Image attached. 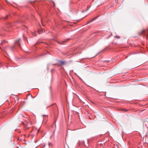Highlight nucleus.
<instances>
[{"instance_id": "nucleus-1", "label": "nucleus", "mask_w": 148, "mask_h": 148, "mask_svg": "<svg viewBox=\"0 0 148 148\" xmlns=\"http://www.w3.org/2000/svg\"><path fill=\"white\" fill-rule=\"evenodd\" d=\"M14 45H13L11 47L7 46L5 47L4 49H2L1 48V46L0 45V48L1 50L5 52V53L8 55V53H10L11 51H12L14 48Z\"/></svg>"}, {"instance_id": "nucleus-2", "label": "nucleus", "mask_w": 148, "mask_h": 148, "mask_svg": "<svg viewBox=\"0 0 148 148\" xmlns=\"http://www.w3.org/2000/svg\"><path fill=\"white\" fill-rule=\"evenodd\" d=\"M21 124L23 125L24 129L25 130L28 129L31 126V123L30 122L26 121L24 123L23 121H22Z\"/></svg>"}, {"instance_id": "nucleus-3", "label": "nucleus", "mask_w": 148, "mask_h": 148, "mask_svg": "<svg viewBox=\"0 0 148 148\" xmlns=\"http://www.w3.org/2000/svg\"><path fill=\"white\" fill-rule=\"evenodd\" d=\"M139 34L140 35H144L146 36V38L147 39L148 37V32L147 30H143L142 31L139 32Z\"/></svg>"}, {"instance_id": "nucleus-4", "label": "nucleus", "mask_w": 148, "mask_h": 148, "mask_svg": "<svg viewBox=\"0 0 148 148\" xmlns=\"http://www.w3.org/2000/svg\"><path fill=\"white\" fill-rule=\"evenodd\" d=\"M40 130L39 129L37 130L35 128H33L32 130L31 131V132H33V134L34 135L36 132L37 133L38 132H40Z\"/></svg>"}, {"instance_id": "nucleus-5", "label": "nucleus", "mask_w": 148, "mask_h": 148, "mask_svg": "<svg viewBox=\"0 0 148 148\" xmlns=\"http://www.w3.org/2000/svg\"><path fill=\"white\" fill-rule=\"evenodd\" d=\"M21 40V39H19L16 41L15 42V44L18 45L20 47H21V45L20 44V41Z\"/></svg>"}, {"instance_id": "nucleus-6", "label": "nucleus", "mask_w": 148, "mask_h": 148, "mask_svg": "<svg viewBox=\"0 0 148 148\" xmlns=\"http://www.w3.org/2000/svg\"><path fill=\"white\" fill-rule=\"evenodd\" d=\"M59 63L60 65H62L65 64L66 63V62L62 60H59Z\"/></svg>"}, {"instance_id": "nucleus-7", "label": "nucleus", "mask_w": 148, "mask_h": 148, "mask_svg": "<svg viewBox=\"0 0 148 148\" xmlns=\"http://www.w3.org/2000/svg\"><path fill=\"white\" fill-rule=\"evenodd\" d=\"M97 17H95L94 18L92 19H91V20H90V21H89L88 23H89L91 22H92V21H94V20H95V19H96V18H97Z\"/></svg>"}, {"instance_id": "nucleus-8", "label": "nucleus", "mask_w": 148, "mask_h": 148, "mask_svg": "<svg viewBox=\"0 0 148 148\" xmlns=\"http://www.w3.org/2000/svg\"><path fill=\"white\" fill-rule=\"evenodd\" d=\"M6 41H5V40H3L1 42V43H0V45H2L3 44V43L4 42H6Z\"/></svg>"}, {"instance_id": "nucleus-9", "label": "nucleus", "mask_w": 148, "mask_h": 148, "mask_svg": "<svg viewBox=\"0 0 148 148\" xmlns=\"http://www.w3.org/2000/svg\"><path fill=\"white\" fill-rule=\"evenodd\" d=\"M69 40V39H68L65 40H64L63 41V42H68V41Z\"/></svg>"}, {"instance_id": "nucleus-10", "label": "nucleus", "mask_w": 148, "mask_h": 148, "mask_svg": "<svg viewBox=\"0 0 148 148\" xmlns=\"http://www.w3.org/2000/svg\"><path fill=\"white\" fill-rule=\"evenodd\" d=\"M109 0H103V3H104L105 2H106V1H108Z\"/></svg>"}, {"instance_id": "nucleus-11", "label": "nucleus", "mask_w": 148, "mask_h": 148, "mask_svg": "<svg viewBox=\"0 0 148 148\" xmlns=\"http://www.w3.org/2000/svg\"><path fill=\"white\" fill-rule=\"evenodd\" d=\"M115 37L117 38H120V37L117 36H115Z\"/></svg>"}, {"instance_id": "nucleus-12", "label": "nucleus", "mask_w": 148, "mask_h": 148, "mask_svg": "<svg viewBox=\"0 0 148 148\" xmlns=\"http://www.w3.org/2000/svg\"><path fill=\"white\" fill-rule=\"evenodd\" d=\"M122 110H124V111H127V110H125L124 109H122Z\"/></svg>"}, {"instance_id": "nucleus-13", "label": "nucleus", "mask_w": 148, "mask_h": 148, "mask_svg": "<svg viewBox=\"0 0 148 148\" xmlns=\"http://www.w3.org/2000/svg\"><path fill=\"white\" fill-rule=\"evenodd\" d=\"M8 15H7L6 16V18H5V19H6V18H7L8 17Z\"/></svg>"}, {"instance_id": "nucleus-14", "label": "nucleus", "mask_w": 148, "mask_h": 148, "mask_svg": "<svg viewBox=\"0 0 148 148\" xmlns=\"http://www.w3.org/2000/svg\"><path fill=\"white\" fill-rule=\"evenodd\" d=\"M38 43H43V42H38Z\"/></svg>"}, {"instance_id": "nucleus-15", "label": "nucleus", "mask_w": 148, "mask_h": 148, "mask_svg": "<svg viewBox=\"0 0 148 148\" xmlns=\"http://www.w3.org/2000/svg\"><path fill=\"white\" fill-rule=\"evenodd\" d=\"M88 8H87V10H86V11H87V10H88Z\"/></svg>"}, {"instance_id": "nucleus-16", "label": "nucleus", "mask_w": 148, "mask_h": 148, "mask_svg": "<svg viewBox=\"0 0 148 148\" xmlns=\"http://www.w3.org/2000/svg\"><path fill=\"white\" fill-rule=\"evenodd\" d=\"M22 116L23 117H24L23 116V115H22Z\"/></svg>"}]
</instances>
